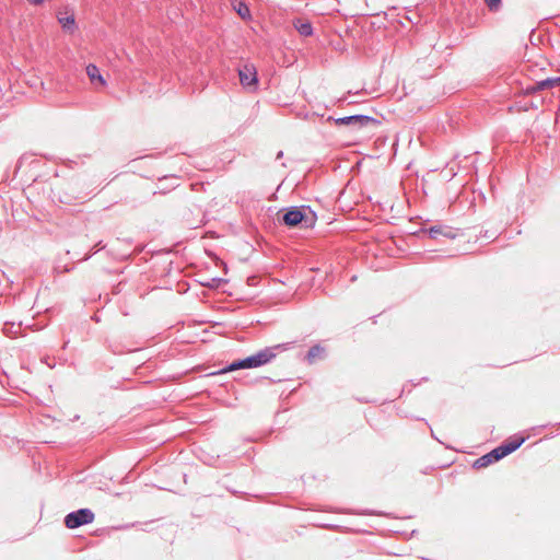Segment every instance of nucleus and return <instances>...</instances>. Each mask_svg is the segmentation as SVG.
I'll return each mask as SVG.
<instances>
[{
  "label": "nucleus",
  "mask_w": 560,
  "mask_h": 560,
  "mask_svg": "<svg viewBox=\"0 0 560 560\" xmlns=\"http://www.w3.org/2000/svg\"><path fill=\"white\" fill-rule=\"evenodd\" d=\"M86 74L89 77V79L91 80V82H100L102 85H105L106 84V81L104 80L103 75L101 74L100 72V69L93 65V63H90L86 66Z\"/></svg>",
  "instance_id": "9"
},
{
  "label": "nucleus",
  "mask_w": 560,
  "mask_h": 560,
  "mask_svg": "<svg viewBox=\"0 0 560 560\" xmlns=\"http://www.w3.org/2000/svg\"><path fill=\"white\" fill-rule=\"evenodd\" d=\"M317 221L316 213L310 207H290L284 209L280 222L290 229H310Z\"/></svg>",
  "instance_id": "2"
},
{
  "label": "nucleus",
  "mask_w": 560,
  "mask_h": 560,
  "mask_svg": "<svg viewBox=\"0 0 560 560\" xmlns=\"http://www.w3.org/2000/svg\"><path fill=\"white\" fill-rule=\"evenodd\" d=\"M131 256V253H120V254H117L116 257L121 259V260H128Z\"/></svg>",
  "instance_id": "17"
},
{
  "label": "nucleus",
  "mask_w": 560,
  "mask_h": 560,
  "mask_svg": "<svg viewBox=\"0 0 560 560\" xmlns=\"http://www.w3.org/2000/svg\"><path fill=\"white\" fill-rule=\"evenodd\" d=\"M324 352V348L319 345H315L311 347L307 351L306 359L310 363H313L316 358L320 357V354Z\"/></svg>",
  "instance_id": "11"
},
{
  "label": "nucleus",
  "mask_w": 560,
  "mask_h": 560,
  "mask_svg": "<svg viewBox=\"0 0 560 560\" xmlns=\"http://www.w3.org/2000/svg\"><path fill=\"white\" fill-rule=\"evenodd\" d=\"M327 120L334 121L336 125L350 126L353 129H362L370 125L380 124V121L377 119H375L374 117L368 116V115H351V116H345V117H340V118H334L332 116H329L327 118Z\"/></svg>",
  "instance_id": "3"
},
{
  "label": "nucleus",
  "mask_w": 560,
  "mask_h": 560,
  "mask_svg": "<svg viewBox=\"0 0 560 560\" xmlns=\"http://www.w3.org/2000/svg\"><path fill=\"white\" fill-rule=\"evenodd\" d=\"M282 155H283V152H282V151L278 152V154H277V159L282 158Z\"/></svg>",
  "instance_id": "19"
},
{
  "label": "nucleus",
  "mask_w": 560,
  "mask_h": 560,
  "mask_svg": "<svg viewBox=\"0 0 560 560\" xmlns=\"http://www.w3.org/2000/svg\"><path fill=\"white\" fill-rule=\"evenodd\" d=\"M488 10L498 13L502 9V0H483Z\"/></svg>",
  "instance_id": "14"
},
{
  "label": "nucleus",
  "mask_w": 560,
  "mask_h": 560,
  "mask_svg": "<svg viewBox=\"0 0 560 560\" xmlns=\"http://www.w3.org/2000/svg\"><path fill=\"white\" fill-rule=\"evenodd\" d=\"M525 442L524 436H514L510 440H506L504 443L511 448L512 452L518 450L522 444Z\"/></svg>",
  "instance_id": "13"
},
{
  "label": "nucleus",
  "mask_w": 560,
  "mask_h": 560,
  "mask_svg": "<svg viewBox=\"0 0 560 560\" xmlns=\"http://www.w3.org/2000/svg\"><path fill=\"white\" fill-rule=\"evenodd\" d=\"M93 521L94 513L92 512V510L83 508L68 513L65 517V525L70 529H74L80 526L90 524Z\"/></svg>",
  "instance_id": "4"
},
{
  "label": "nucleus",
  "mask_w": 560,
  "mask_h": 560,
  "mask_svg": "<svg viewBox=\"0 0 560 560\" xmlns=\"http://www.w3.org/2000/svg\"><path fill=\"white\" fill-rule=\"evenodd\" d=\"M501 459L500 455H499V452L497 448H493L492 451H490L489 453L480 456L479 458H477L475 462H474V465L472 467L474 468H485V467H488L489 465L493 464V463H497Z\"/></svg>",
  "instance_id": "5"
},
{
  "label": "nucleus",
  "mask_w": 560,
  "mask_h": 560,
  "mask_svg": "<svg viewBox=\"0 0 560 560\" xmlns=\"http://www.w3.org/2000/svg\"><path fill=\"white\" fill-rule=\"evenodd\" d=\"M287 345L279 343L273 347H266L255 354L247 358L233 361L226 368L220 371V373L231 372L241 369H255L271 362L278 354L279 350H285Z\"/></svg>",
  "instance_id": "1"
},
{
  "label": "nucleus",
  "mask_w": 560,
  "mask_h": 560,
  "mask_svg": "<svg viewBox=\"0 0 560 560\" xmlns=\"http://www.w3.org/2000/svg\"><path fill=\"white\" fill-rule=\"evenodd\" d=\"M560 85V77L547 78L545 80L537 81L530 88L532 91L538 92L544 90H550Z\"/></svg>",
  "instance_id": "7"
},
{
  "label": "nucleus",
  "mask_w": 560,
  "mask_h": 560,
  "mask_svg": "<svg viewBox=\"0 0 560 560\" xmlns=\"http://www.w3.org/2000/svg\"><path fill=\"white\" fill-rule=\"evenodd\" d=\"M59 23L61 24V26L63 28H70V27L74 26L75 20H74L73 15H70V16H67V18L59 19Z\"/></svg>",
  "instance_id": "15"
},
{
  "label": "nucleus",
  "mask_w": 560,
  "mask_h": 560,
  "mask_svg": "<svg viewBox=\"0 0 560 560\" xmlns=\"http://www.w3.org/2000/svg\"><path fill=\"white\" fill-rule=\"evenodd\" d=\"M293 26L301 36L308 37L313 34L312 23L306 20L295 19L293 21Z\"/></svg>",
  "instance_id": "8"
},
{
  "label": "nucleus",
  "mask_w": 560,
  "mask_h": 560,
  "mask_svg": "<svg viewBox=\"0 0 560 560\" xmlns=\"http://www.w3.org/2000/svg\"><path fill=\"white\" fill-rule=\"evenodd\" d=\"M362 514H364V515H372V514H374V513H373V512H368V511H366V512H363Z\"/></svg>",
  "instance_id": "20"
},
{
  "label": "nucleus",
  "mask_w": 560,
  "mask_h": 560,
  "mask_svg": "<svg viewBox=\"0 0 560 560\" xmlns=\"http://www.w3.org/2000/svg\"><path fill=\"white\" fill-rule=\"evenodd\" d=\"M240 81L243 86H252L258 83L257 72L255 68L244 67L238 71Z\"/></svg>",
  "instance_id": "6"
},
{
  "label": "nucleus",
  "mask_w": 560,
  "mask_h": 560,
  "mask_svg": "<svg viewBox=\"0 0 560 560\" xmlns=\"http://www.w3.org/2000/svg\"><path fill=\"white\" fill-rule=\"evenodd\" d=\"M235 11L243 20H249L252 18L250 10L244 2H238V4L235 7Z\"/></svg>",
  "instance_id": "12"
},
{
  "label": "nucleus",
  "mask_w": 560,
  "mask_h": 560,
  "mask_svg": "<svg viewBox=\"0 0 560 560\" xmlns=\"http://www.w3.org/2000/svg\"><path fill=\"white\" fill-rule=\"evenodd\" d=\"M499 452V455L501 457V459L508 455H510L511 453H513L511 451V448L503 442L501 445H499L498 447H495Z\"/></svg>",
  "instance_id": "16"
},
{
  "label": "nucleus",
  "mask_w": 560,
  "mask_h": 560,
  "mask_svg": "<svg viewBox=\"0 0 560 560\" xmlns=\"http://www.w3.org/2000/svg\"><path fill=\"white\" fill-rule=\"evenodd\" d=\"M427 232L429 236L434 240L438 238L440 235H443L445 237H454L450 230L444 231V229L439 225L431 226L429 230H427Z\"/></svg>",
  "instance_id": "10"
},
{
  "label": "nucleus",
  "mask_w": 560,
  "mask_h": 560,
  "mask_svg": "<svg viewBox=\"0 0 560 560\" xmlns=\"http://www.w3.org/2000/svg\"><path fill=\"white\" fill-rule=\"evenodd\" d=\"M203 285H206L208 288H212V285L210 283H205Z\"/></svg>",
  "instance_id": "21"
},
{
  "label": "nucleus",
  "mask_w": 560,
  "mask_h": 560,
  "mask_svg": "<svg viewBox=\"0 0 560 560\" xmlns=\"http://www.w3.org/2000/svg\"><path fill=\"white\" fill-rule=\"evenodd\" d=\"M33 5H40L45 0H27Z\"/></svg>",
  "instance_id": "18"
}]
</instances>
